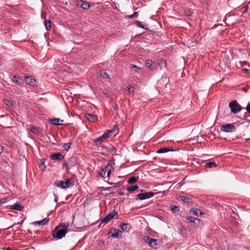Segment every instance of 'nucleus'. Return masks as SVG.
I'll list each match as a JSON object with an SVG mask.
<instances>
[{"mask_svg": "<svg viewBox=\"0 0 250 250\" xmlns=\"http://www.w3.org/2000/svg\"><path fill=\"white\" fill-rule=\"evenodd\" d=\"M69 226V223H60L53 230L52 236L58 239H62L68 231Z\"/></svg>", "mask_w": 250, "mask_h": 250, "instance_id": "obj_1", "label": "nucleus"}, {"mask_svg": "<svg viewBox=\"0 0 250 250\" xmlns=\"http://www.w3.org/2000/svg\"><path fill=\"white\" fill-rule=\"evenodd\" d=\"M113 130H109L107 132L104 133L101 137L95 140L94 145L96 146H99L103 142L110 137V134L113 133Z\"/></svg>", "mask_w": 250, "mask_h": 250, "instance_id": "obj_2", "label": "nucleus"}, {"mask_svg": "<svg viewBox=\"0 0 250 250\" xmlns=\"http://www.w3.org/2000/svg\"><path fill=\"white\" fill-rule=\"evenodd\" d=\"M144 240L148 244L149 246L155 249L159 247L158 240L156 239L152 238L149 236H145L143 238Z\"/></svg>", "mask_w": 250, "mask_h": 250, "instance_id": "obj_3", "label": "nucleus"}, {"mask_svg": "<svg viewBox=\"0 0 250 250\" xmlns=\"http://www.w3.org/2000/svg\"><path fill=\"white\" fill-rule=\"evenodd\" d=\"M229 107L233 113H236L242 109L241 106L239 104L237 101L234 100L229 103Z\"/></svg>", "mask_w": 250, "mask_h": 250, "instance_id": "obj_4", "label": "nucleus"}, {"mask_svg": "<svg viewBox=\"0 0 250 250\" xmlns=\"http://www.w3.org/2000/svg\"><path fill=\"white\" fill-rule=\"evenodd\" d=\"M76 159L74 157H71L64 163V166L65 167L67 170H68L70 168L73 167L76 165Z\"/></svg>", "mask_w": 250, "mask_h": 250, "instance_id": "obj_5", "label": "nucleus"}, {"mask_svg": "<svg viewBox=\"0 0 250 250\" xmlns=\"http://www.w3.org/2000/svg\"><path fill=\"white\" fill-rule=\"evenodd\" d=\"M221 131L226 132H233L236 130V128L233 124H226L221 126Z\"/></svg>", "mask_w": 250, "mask_h": 250, "instance_id": "obj_6", "label": "nucleus"}, {"mask_svg": "<svg viewBox=\"0 0 250 250\" xmlns=\"http://www.w3.org/2000/svg\"><path fill=\"white\" fill-rule=\"evenodd\" d=\"M154 193L153 192L150 191L148 192L139 193L137 195V199L143 200L147 199H149L152 197L154 196Z\"/></svg>", "mask_w": 250, "mask_h": 250, "instance_id": "obj_7", "label": "nucleus"}, {"mask_svg": "<svg viewBox=\"0 0 250 250\" xmlns=\"http://www.w3.org/2000/svg\"><path fill=\"white\" fill-rule=\"evenodd\" d=\"M54 185L58 187H61L62 188H69L71 185L70 180L68 179L66 181H60L59 182H55Z\"/></svg>", "mask_w": 250, "mask_h": 250, "instance_id": "obj_8", "label": "nucleus"}, {"mask_svg": "<svg viewBox=\"0 0 250 250\" xmlns=\"http://www.w3.org/2000/svg\"><path fill=\"white\" fill-rule=\"evenodd\" d=\"M117 214V212L115 210H114L112 212L109 213L103 219L101 220V224H105L107 223L110 220L114 218L115 215Z\"/></svg>", "mask_w": 250, "mask_h": 250, "instance_id": "obj_9", "label": "nucleus"}, {"mask_svg": "<svg viewBox=\"0 0 250 250\" xmlns=\"http://www.w3.org/2000/svg\"><path fill=\"white\" fill-rule=\"evenodd\" d=\"M50 158L51 159H52L53 160L61 161L63 159L64 157L62 154V153H61L60 152H57V153L52 154L50 156Z\"/></svg>", "mask_w": 250, "mask_h": 250, "instance_id": "obj_10", "label": "nucleus"}, {"mask_svg": "<svg viewBox=\"0 0 250 250\" xmlns=\"http://www.w3.org/2000/svg\"><path fill=\"white\" fill-rule=\"evenodd\" d=\"M146 65L151 70H155L157 68L156 64L150 60H148L146 61Z\"/></svg>", "mask_w": 250, "mask_h": 250, "instance_id": "obj_11", "label": "nucleus"}, {"mask_svg": "<svg viewBox=\"0 0 250 250\" xmlns=\"http://www.w3.org/2000/svg\"><path fill=\"white\" fill-rule=\"evenodd\" d=\"M103 168L105 170V172H106V177H109L110 175L111 171L114 170L113 167L110 164L108 163Z\"/></svg>", "mask_w": 250, "mask_h": 250, "instance_id": "obj_12", "label": "nucleus"}, {"mask_svg": "<svg viewBox=\"0 0 250 250\" xmlns=\"http://www.w3.org/2000/svg\"><path fill=\"white\" fill-rule=\"evenodd\" d=\"M25 81L27 84L32 86L34 85L36 83L35 79L32 76L25 77Z\"/></svg>", "mask_w": 250, "mask_h": 250, "instance_id": "obj_13", "label": "nucleus"}, {"mask_svg": "<svg viewBox=\"0 0 250 250\" xmlns=\"http://www.w3.org/2000/svg\"><path fill=\"white\" fill-rule=\"evenodd\" d=\"M84 117L87 120L91 122H94L97 120V116H95L90 113H86Z\"/></svg>", "mask_w": 250, "mask_h": 250, "instance_id": "obj_14", "label": "nucleus"}, {"mask_svg": "<svg viewBox=\"0 0 250 250\" xmlns=\"http://www.w3.org/2000/svg\"><path fill=\"white\" fill-rule=\"evenodd\" d=\"M49 221V219L45 218L41 221H38L33 222V224L35 225L44 226Z\"/></svg>", "mask_w": 250, "mask_h": 250, "instance_id": "obj_15", "label": "nucleus"}, {"mask_svg": "<svg viewBox=\"0 0 250 250\" xmlns=\"http://www.w3.org/2000/svg\"><path fill=\"white\" fill-rule=\"evenodd\" d=\"M60 119L59 118H54L50 119L49 123L53 125H62V123H60ZM61 122H62L63 120H61Z\"/></svg>", "mask_w": 250, "mask_h": 250, "instance_id": "obj_16", "label": "nucleus"}, {"mask_svg": "<svg viewBox=\"0 0 250 250\" xmlns=\"http://www.w3.org/2000/svg\"><path fill=\"white\" fill-rule=\"evenodd\" d=\"M122 231L118 229H114V233L111 235V237L119 238L121 236Z\"/></svg>", "mask_w": 250, "mask_h": 250, "instance_id": "obj_17", "label": "nucleus"}, {"mask_svg": "<svg viewBox=\"0 0 250 250\" xmlns=\"http://www.w3.org/2000/svg\"><path fill=\"white\" fill-rule=\"evenodd\" d=\"M173 150L172 148H162L157 150L156 152L157 153H167L169 151H172Z\"/></svg>", "mask_w": 250, "mask_h": 250, "instance_id": "obj_18", "label": "nucleus"}, {"mask_svg": "<svg viewBox=\"0 0 250 250\" xmlns=\"http://www.w3.org/2000/svg\"><path fill=\"white\" fill-rule=\"evenodd\" d=\"M13 81L18 85H21L22 83V80L21 78H19L18 76H14L13 77Z\"/></svg>", "mask_w": 250, "mask_h": 250, "instance_id": "obj_19", "label": "nucleus"}, {"mask_svg": "<svg viewBox=\"0 0 250 250\" xmlns=\"http://www.w3.org/2000/svg\"><path fill=\"white\" fill-rule=\"evenodd\" d=\"M11 207H12V208H13L15 210H19V211L22 210L23 208V207L22 206H21L20 204H17V203H16V204L12 205Z\"/></svg>", "mask_w": 250, "mask_h": 250, "instance_id": "obj_20", "label": "nucleus"}, {"mask_svg": "<svg viewBox=\"0 0 250 250\" xmlns=\"http://www.w3.org/2000/svg\"><path fill=\"white\" fill-rule=\"evenodd\" d=\"M190 212H192L193 214L198 216L199 214H203V212L200 209L196 208H192L190 210Z\"/></svg>", "mask_w": 250, "mask_h": 250, "instance_id": "obj_21", "label": "nucleus"}, {"mask_svg": "<svg viewBox=\"0 0 250 250\" xmlns=\"http://www.w3.org/2000/svg\"><path fill=\"white\" fill-rule=\"evenodd\" d=\"M44 24L47 30H50L51 28L52 23L50 20L45 19Z\"/></svg>", "mask_w": 250, "mask_h": 250, "instance_id": "obj_22", "label": "nucleus"}, {"mask_svg": "<svg viewBox=\"0 0 250 250\" xmlns=\"http://www.w3.org/2000/svg\"><path fill=\"white\" fill-rule=\"evenodd\" d=\"M81 5L80 6L83 8V9H88L90 6L89 5V4L87 2H85V1H81Z\"/></svg>", "mask_w": 250, "mask_h": 250, "instance_id": "obj_23", "label": "nucleus"}, {"mask_svg": "<svg viewBox=\"0 0 250 250\" xmlns=\"http://www.w3.org/2000/svg\"><path fill=\"white\" fill-rule=\"evenodd\" d=\"M181 199L182 201L187 203L188 205H190L192 203L191 199L184 196H181Z\"/></svg>", "mask_w": 250, "mask_h": 250, "instance_id": "obj_24", "label": "nucleus"}, {"mask_svg": "<svg viewBox=\"0 0 250 250\" xmlns=\"http://www.w3.org/2000/svg\"><path fill=\"white\" fill-rule=\"evenodd\" d=\"M139 188V187L137 185L131 186L130 187H128L126 188L127 190L129 192H133L134 191L137 190Z\"/></svg>", "mask_w": 250, "mask_h": 250, "instance_id": "obj_25", "label": "nucleus"}, {"mask_svg": "<svg viewBox=\"0 0 250 250\" xmlns=\"http://www.w3.org/2000/svg\"><path fill=\"white\" fill-rule=\"evenodd\" d=\"M120 228L123 230H127L129 229V225L128 224H122L120 225Z\"/></svg>", "mask_w": 250, "mask_h": 250, "instance_id": "obj_26", "label": "nucleus"}, {"mask_svg": "<svg viewBox=\"0 0 250 250\" xmlns=\"http://www.w3.org/2000/svg\"><path fill=\"white\" fill-rule=\"evenodd\" d=\"M138 179V177H135V176L131 177L128 180V183L130 184H133V183H135L137 181Z\"/></svg>", "mask_w": 250, "mask_h": 250, "instance_id": "obj_27", "label": "nucleus"}, {"mask_svg": "<svg viewBox=\"0 0 250 250\" xmlns=\"http://www.w3.org/2000/svg\"><path fill=\"white\" fill-rule=\"evenodd\" d=\"M205 166L207 168H213V167H216V165L214 162H210L206 163Z\"/></svg>", "mask_w": 250, "mask_h": 250, "instance_id": "obj_28", "label": "nucleus"}, {"mask_svg": "<svg viewBox=\"0 0 250 250\" xmlns=\"http://www.w3.org/2000/svg\"><path fill=\"white\" fill-rule=\"evenodd\" d=\"M195 218L194 217H192V216H187L186 217V222H188L189 223H193V222L195 220Z\"/></svg>", "mask_w": 250, "mask_h": 250, "instance_id": "obj_29", "label": "nucleus"}, {"mask_svg": "<svg viewBox=\"0 0 250 250\" xmlns=\"http://www.w3.org/2000/svg\"><path fill=\"white\" fill-rule=\"evenodd\" d=\"M106 172L104 168H101L98 172V174L102 177L105 178L106 176Z\"/></svg>", "mask_w": 250, "mask_h": 250, "instance_id": "obj_30", "label": "nucleus"}, {"mask_svg": "<svg viewBox=\"0 0 250 250\" xmlns=\"http://www.w3.org/2000/svg\"><path fill=\"white\" fill-rule=\"evenodd\" d=\"M135 24L138 26L140 28L144 29H147V28H146L143 24L142 23L138 21H136L135 22Z\"/></svg>", "mask_w": 250, "mask_h": 250, "instance_id": "obj_31", "label": "nucleus"}, {"mask_svg": "<svg viewBox=\"0 0 250 250\" xmlns=\"http://www.w3.org/2000/svg\"><path fill=\"white\" fill-rule=\"evenodd\" d=\"M201 222V220L198 218H195V220L193 222V226L195 227L197 226H199Z\"/></svg>", "mask_w": 250, "mask_h": 250, "instance_id": "obj_32", "label": "nucleus"}, {"mask_svg": "<svg viewBox=\"0 0 250 250\" xmlns=\"http://www.w3.org/2000/svg\"><path fill=\"white\" fill-rule=\"evenodd\" d=\"M158 64L161 68L166 67V62L163 60H159Z\"/></svg>", "mask_w": 250, "mask_h": 250, "instance_id": "obj_33", "label": "nucleus"}, {"mask_svg": "<svg viewBox=\"0 0 250 250\" xmlns=\"http://www.w3.org/2000/svg\"><path fill=\"white\" fill-rule=\"evenodd\" d=\"M248 8H249V6H248V4L246 5H244L241 8V10L242 11V14H245V13H246L248 10Z\"/></svg>", "mask_w": 250, "mask_h": 250, "instance_id": "obj_34", "label": "nucleus"}, {"mask_svg": "<svg viewBox=\"0 0 250 250\" xmlns=\"http://www.w3.org/2000/svg\"><path fill=\"white\" fill-rule=\"evenodd\" d=\"M100 76L105 79L108 78V74L104 71H101L100 72Z\"/></svg>", "mask_w": 250, "mask_h": 250, "instance_id": "obj_35", "label": "nucleus"}, {"mask_svg": "<svg viewBox=\"0 0 250 250\" xmlns=\"http://www.w3.org/2000/svg\"><path fill=\"white\" fill-rule=\"evenodd\" d=\"M171 210L174 213H175L179 211V208L177 206H171Z\"/></svg>", "mask_w": 250, "mask_h": 250, "instance_id": "obj_36", "label": "nucleus"}, {"mask_svg": "<svg viewBox=\"0 0 250 250\" xmlns=\"http://www.w3.org/2000/svg\"><path fill=\"white\" fill-rule=\"evenodd\" d=\"M126 89L128 91L129 93L134 92V87L129 84L126 86Z\"/></svg>", "mask_w": 250, "mask_h": 250, "instance_id": "obj_37", "label": "nucleus"}, {"mask_svg": "<svg viewBox=\"0 0 250 250\" xmlns=\"http://www.w3.org/2000/svg\"><path fill=\"white\" fill-rule=\"evenodd\" d=\"M71 145V143H66L64 144L63 147L65 150L68 151V149L70 148Z\"/></svg>", "mask_w": 250, "mask_h": 250, "instance_id": "obj_38", "label": "nucleus"}, {"mask_svg": "<svg viewBox=\"0 0 250 250\" xmlns=\"http://www.w3.org/2000/svg\"><path fill=\"white\" fill-rule=\"evenodd\" d=\"M138 16V12H135L132 15L127 16V18L128 19H132V18H136Z\"/></svg>", "mask_w": 250, "mask_h": 250, "instance_id": "obj_39", "label": "nucleus"}, {"mask_svg": "<svg viewBox=\"0 0 250 250\" xmlns=\"http://www.w3.org/2000/svg\"><path fill=\"white\" fill-rule=\"evenodd\" d=\"M30 130L34 133H37L38 132L39 129L35 126H31Z\"/></svg>", "mask_w": 250, "mask_h": 250, "instance_id": "obj_40", "label": "nucleus"}, {"mask_svg": "<svg viewBox=\"0 0 250 250\" xmlns=\"http://www.w3.org/2000/svg\"><path fill=\"white\" fill-rule=\"evenodd\" d=\"M130 68L134 69L135 71L136 72H138V70H140V68H139L137 65L134 64H131L130 66Z\"/></svg>", "mask_w": 250, "mask_h": 250, "instance_id": "obj_41", "label": "nucleus"}, {"mask_svg": "<svg viewBox=\"0 0 250 250\" xmlns=\"http://www.w3.org/2000/svg\"><path fill=\"white\" fill-rule=\"evenodd\" d=\"M5 102L6 104L9 107H12L13 105L12 102H11L9 100H5Z\"/></svg>", "mask_w": 250, "mask_h": 250, "instance_id": "obj_42", "label": "nucleus"}, {"mask_svg": "<svg viewBox=\"0 0 250 250\" xmlns=\"http://www.w3.org/2000/svg\"><path fill=\"white\" fill-rule=\"evenodd\" d=\"M7 199L5 198H0V205L6 202Z\"/></svg>", "mask_w": 250, "mask_h": 250, "instance_id": "obj_43", "label": "nucleus"}, {"mask_svg": "<svg viewBox=\"0 0 250 250\" xmlns=\"http://www.w3.org/2000/svg\"><path fill=\"white\" fill-rule=\"evenodd\" d=\"M246 110L249 113H250V103L246 107Z\"/></svg>", "mask_w": 250, "mask_h": 250, "instance_id": "obj_44", "label": "nucleus"}, {"mask_svg": "<svg viewBox=\"0 0 250 250\" xmlns=\"http://www.w3.org/2000/svg\"><path fill=\"white\" fill-rule=\"evenodd\" d=\"M113 109L115 111H117L118 110V106L116 104H114V105L113 106Z\"/></svg>", "mask_w": 250, "mask_h": 250, "instance_id": "obj_45", "label": "nucleus"}, {"mask_svg": "<svg viewBox=\"0 0 250 250\" xmlns=\"http://www.w3.org/2000/svg\"><path fill=\"white\" fill-rule=\"evenodd\" d=\"M186 14L187 15H188V16L190 17L192 15V13L190 11H187V12H186Z\"/></svg>", "mask_w": 250, "mask_h": 250, "instance_id": "obj_46", "label": "nucleus"}, {"mask_svg": "<svg viewBox=\"0 0 250 250\" xmlns=\"http://www.w3.org/2000/svg\"><path fill=\"white\" fill-rule=\"evenodd\" d=\"M3 147L2 146L0 145V154L3 152Z\"/></svg>", "mask_w": 250, "mask_h": 250, "instance_id": "obj_47", "label": "nucleus"}, {"mask_svg": "<svg viewBox=\"0 0 250 250\" xmlns=\"http://www.w3.org/2000/svg\"><path fill=\"white\" fill-rule=\"evenodd\" d=\"M23 221H24V220L22 219V220H21V222H18L17 224L21 225L23 223Z\"/></svg>", "mask_w": 250, "mask_h": 250, "instance_id": "obj_48", "label": "nucleus"}, {"mask_svg": "<svg viewBox=\"0 0 250 250\" xmlns=\"http://www.w3.org/2000/svg\"><path fill=\"white\" fill-rule=\"evenodd\" d=\"M242 90H244V91H245L246 92H247V89H245V88H244V87L242 88Z\"/></svg>", "mask_w": 250, "mask_h": 250, "instance_id": "obj_49", "label": "nucleus"}, {"mask_svg": "<svg viewBox=\"0 0 250 250\" xmlns=\"http://www.w3.org/2000/svg\"><path fill=\"white\" fill-rule=\"evenodd\" d=\"M112 188H113L112 187H109L106 188V190H110V189H112Z\"/></svg>", "mask_w": 250, "mask_h": 250, "instance_id": "obj_50", "label": "nucleus"}, {"mask_svg": "<svg viewBox=\"0 0 250 250\" xmlns=\"http://www.w3.org/2000/svg\"><path fill=\"white\" fill-rule=\"evenodd\" d=\"M119 194H120V195H123V194H124V192H119Z\"/></svg>", "mask_w": 250, "mask_h": 250, "instance_id": "obj_51", "label": "nucleus"}, {"mask_svg": "<svg viewBox=\"0 0 250 250\" xmlns=\"http://www.w3.org/2000/svg\"><path fill=\"white\" fill-rule=\"evenodd\" d=\"M42 18H44V19H46L45 16H44L43 15H42Z\"/></svg>", "mask_w": 250, "mask_h": 250, "instance_id": "obj_52", "label": "nucleus"}, {"mask_svg": "<svg viewBox=\"0 0 250 250\" xmlns=\"http://www.w3.org/2000/svg\"><path fill=\"white\" fill-rule=\"evenodd\" d=\"M245 248L246 249H247L248 250H250V248H248V247H245Z\"/></svg>", "mask_w": 250, "mask_h": 250, "instance_id": "obj_53", "label": "nucleus"}, {"mask_svg": "<svg viewBox=\"0 0 250 250\" xmlns=\"http://www.w3.org/2000/svg\"><path fill=\"white\" fill-rule=\"evenodd\" d=\"M12 227V226H10V227H8L6 229H10V228H11Z\"/></svg>", "mask_w": 250, "mask_h": 250, "instance_id": "obj_54", "label": "nucleus"}, {"mask_svg": "<svg viewBox=\"0 0 250 250\" xmlns=\"http://www.w3.org/2000/svg\"><path fill=\"white\" fill-rule=\"evenodd\" d=\"M243 70L244 71H248V69H243Z\"/></svg>", "mask_w": 250, "mask_h": 250, "instance_id": "obj_55", "label": "nucleus"}, {"mask_svg": "<svg viewBox=\"0 0 250 250\" xmlns=\"http://www.w3.org/2000/svg\"><path fill=\"white\" fill-rule=\"evenodd\" d=\"M117 188V186H115L114 187V188Z\"/></svg>", "mask_w": 250, "mask_h": 250, "instance_id": "obj_56", "label": "nucleus"}]
</instances>
